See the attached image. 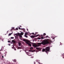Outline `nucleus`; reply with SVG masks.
Listing matches in <instances>:
<instances>
[{
	"label": "nucleus",
	"mask_w": 64,
	"mask_h": 64,
	"mask_svg": "<svg viewBox=\"0 0 64 64\" xmlns=\"http://www.w3.org/2000/svg\"><path fill=\"white\" fill-rule=\"evenodd\" d=\"M16 30H18V28H16Z\"/></svg>",
	"instance_id": "nucleus-27"
},
{
	"label": "nucleus",
	"mask_w": 64,
	"mask_h": 64,
	"mask_svg": "<svg viewBox=\"0 0 64 64\" xmlns=\"http://www.w3.org/2000/svg\"><path fill=\"white\" fill-rule=\"evenodd\" d=\"M28 42H29V43H31V44H32V46H33L34 45H35V43H32L31 42H30V41H28Z\"/></svg>",
	"instance_id": "nucleus-6"
},
{
	"label": "nucleus",
	"mask_w": 64,
	"mask_h": 64,
	"mask_svg": "<svg viewBox=\"0 0 64 64\" xmlns=\"http://www.w3.org/2000/svg\"><path fill=\"white\" fill-rule=\"evenodd\" d=\"M36 49H37V50H38V51H36V52H38V51H40L41 50V48H36Z\"/></svg>",
	"instance_id": "nucleus-3"
},
{
	"label": "nucleus",
	"mask_w": 64,
	"mask_h": 64,
	"mask_svg": "<svg viewBox=\"0 0 64 64\" xmlns=\"http://www.w3.org/2000/svg\"><path fill=\"white\" fill-rule=\"evenodd\" d=\"M55 41V40H54L53 41Z\"/></svg>",
	"instance_id": "nucleus-54"
},
{
	"label": "nucleus",
	"mask_w": 64,
	"mask_h": 64,
	"mask_svg": "<svg viewBox=\"0 0 64 64\" xmlns=\"http://www.w3.org/2000/svg\"><path fill=\"white\" fill-rule=\"evenodd\" d=\"M19 34H20L19 35H23V32H21Z\"/></svg>",
	"instance_id": "nucleus-8"
},
{
	"label": "nucleus",
	"mask_w": 64,
	"mask_h": 64,
	"mask_svg": "<svg viewBox=\"0 0 64 64\" xmlns=\"http://www.w3.org/2000/svg\"><path fill=\"white\" fill-rule=\"evenodd\" d=\"M38 61H40V60H39Z\"/></svg>",
	"instance_id": "nucleus-57"
},
{
	"label": "nucleus",
	"mask_w": 64,
	"mask_h": 64,
	"mask_svg": "<svg viewBox=\"0 0 64 64\" xmlns=\"http://www.w3.org/2000/svg\"><path fill=\"white\" fill-rule=\"evenodd\" d=\"M1 50H2V49L0 50V51H1Z\"/></svg>",
	"instance_id": "nucleus-49"
},
{
	"label": "nucleus",
	"mask_w": 64,
	"mask_h": 64,
	"mask_svg": "<svg viewBox=\"0 0 64 64\" xmlns=\"http://www.w3.org/2000/svg\"><path fill=\"white\" fill-rule=\"evenodd\" d=\"M46 50L47 51H48V52L50 51H49V50H50V47H46Z\"/></svg>",
	"instance_id": "nucleus-2"
},
{
	"label": "nucleus",
	"mask_w": 64,
	"mask_h": 64,
	"mask_svg": "<svg viewBox=\"0 0 64 64\" xmlns=\"http://www.w3.org/2000/svg\"><path fill=\"white\" fill-rule=\"evenodd\" d=\"M8 45H9V46H10L11 45V44H8Z\"/></svg>",
	"instance_id": "nucleus-39"
},
{
	"label": "nucleus",
	"mask_w": 64,
	"mask_h": 64,
	"mask_svg": "<svg viewBox=\"0 0 64 64\" xmlns=\"http://www.w3.org/2000/svg\"><path fill=\"white\" fill-rule=\"evenodd\" d=\"M28 41H30L29 40L27 42H26V44H28L29 43V42H28Z\"/></svg>",
	"instance_id": "nucleus-12"
},
{
	"label": "nucleus",
	"mask_w": 64,
	"mask_h": 64,
	"mask_svg": "<svg viewBox=\"0 0 64 64\" xmlns=\"http://www.w3.org/2000/svg\"><path fill=\"white\" fill-rule=\"evenodd\" d=\"M43 35H46V34L45 33H44L43 34Z\"/></svg>",
	"instance_id": "nucleus-34"
},
{
	"label": "nucleus",
	"mask_w": 64,
	"mask_h": 64,
	"mask_svg": "<svg viewBox=\"0 0 64 64\" xmlns=\"http://www.w3.org/2000/svg\"><path fill=\"white\" fill-rule=\"evenodd\" d=\"M60 45H62V44H61V42H60Z\"/></svg>",
	"instance_id": "nucleus-43"
},
{
	"label": "nucleus",
	"mask_w": 64,
	"mask_h": 64,
	"mask_svg": "<svg viewBox=\"0 0 64 64\" xmlns=\"http://www.w3.org/2000/svg\"><path fill=\"white\" fill-rule=\"evenodd\" d=\"M12 42H14V43H16V42H15V41H14V40H12Z\"/></svg>",
	"instance_id": "nucleus-13"
},
{
	"label": "nucleus",
	"mask_w": 64,
	"mask_h": 64,
	"mask_svg": "<svg viewBox=\"0 0 64 64\" xmlns=\"http://www.w3.org/2000/svg\"><path fill=\"white\" fill-rule=\"evenodd\" d=\"M5 53H6H6H7V52H5Z\"/></svg>",
	"instance_id": "nucleus-50"
},
{
	"label": "nucleus",
	"mask_w": 64,
	"mask_h": 64,
	"mask_svg": "<svg viewBox=\"0 0 64 64\" xmlns=\"http://www.w3.org/2000/svg\"><path fill=\"white\" fill-rule=\"evenodd\" d=\"M2 47H3V46H2Z\"/></svg>",
	"instance_id": "nucleus-59"
},
{
	"label": "nucleus",
	"mask_w": 64,
	"mask_h": 64,
	"mask_svg": "<svg viewBox=\"0 0 64 64\" xmlns=\"http://www.w3.org/2000/svg\"><path fill=\"white\" fill-rule=\"evenodd\" d=\"M25 35H28V33L27 32H26L25 33Z\"/></svg>",
	"instance_id": "nucleus-11"
},
{
	"label": "nucleus",
	"mask_w": 64,
	"mask_h": 64,
	"mask_svg": "<svg viewBox=\"0 0 64 64\" xmlns=\"http://www.w3.org/2000/svg\"><path fill=\"white\" fill-rule=\"evenodd\" d=\"M10 38L11 39H14V37H10Z\"/></svg>",
	"instance_id": "nucleus-24"
},
{
	"label": "nucleus",
	"mask_w": 64,
	"mask_h": 64,
	"mask_svg": "<svg viewBox=\"0 0 64 64\" xmlns=\"http://www.w3.org/2000/svg\"><path fill=\"white\" fill-rule=\"evenodd\" d=\"M30 52H31V50H30Z\"/></svg>",
	"instance_id": "nucleus-55"
},
{
	"label": "nucleus",
	"mask_w": 64,
	"mask_h": 64,
	"mask_svg": "<svg viewBox=\"0 0 64 64\" xmlns=\"http://www.w3.org/2000/svg\"><path fill=\"white\" fill-rule=\"evenodd\" d=\"M51 38H52V39H55V37H54V36H52L51 37Z\"/></svg>",
	"instance_id": "nucleus-7"
},
{
	"label": "nucleus",
	"mask_w": 64,
	"mask_h": 64,
	"mask_svg": "<svg viewBox=\"0 0 64 64\" xmlns=\"http://www.w3.org/2000/svg\"><path fill=\"white\" fill-rule=\"evenodd\" d=\"M22 35H18V36H19V37H20V38H22Z\"/></svg>",
	"instance_id": "nucleus-18"
},
{
	"label": "nucleus",
	"mask_w": 64,
	"mask_h": 64,
	"mask_svg": "<svg viewBox=\"0 0 64 64\" xmlns=\"http://www.w3.org/2000/svg\"><path fill=\"white\" fill-rule=\"evenodd\" d=\"M33 49V47H31L30 48V49H31V50H32Z\"/></svg>",
	"instance_id": "nucleus-23"
},
{
	"label": "nucleus",
	"mask_w": 64,
	"mask_h": 64,
	"mask_svg": "<svg viewBox=\"0 0 64 64\" xmlns=\"http://www.w3.org/2000/svg\"><path fill=\"white\" fill-rule=\"evenodd\" d=\"M49 38H50V37H49Z\"/></svg>",
	"instance_id": "nucleus-61"
},
{
	"label": "nucleus",
	"mask_w": 64,
	"mask_h": 64,
	"mask_svg": "<svg viewBox=\"0 0 64 64\" xmlns=\"http://www.w3.org/2000/svg\"><path fill=\"white\" fill-rule=\"evenodd\" d=\"M2 41H3V40H2Z\"/></svg>",
	"instance_id": "nucleus-48"
},
{
	"label": "nucleus",
	"mask_w": 64,
	"mask_h": 64,
	"mask_svg": "<svg viewBox=\"0 0 64 64\" xmlns=\"http://www.w3.org/2000/svg\"><path fill=\"white\" fill-rule=\"evenodd\" d=\"M0 39H1V38L0 37Z\"/></svg>",
	"instance_id": "nucleus-53"
},
{
	"label": "nucleus",
	"mask_w": 64,
	"mask_h": 64,
	"mask_svg": "<svg viewBox=\"0 0 64 64\" xmlns=\"http://www.w3.org/2000/svg\"><path fill=\"white\" fill-rule=\"evenodd\" d=\"M10 31H11V30H10Z\"/></svg>",
	"instance_id": "nucleus-62"
},
{
	"label": "nucleus",
	"mask_w": 64,
	"mask_h": 64,
	"mask_svg": "<svg viewBox=\"0 0 64 64\" xmlns=\"http://www.w3.org/2000/svg\"><path fill=\"white\" fill-rule=\"evenodd\" d=\"M49 41L48 39H45L44 41H42V42L38 43L37 45H34L33 46L34 47H39L40 46H41V44H42L43 45H46V44H48L49 43Z\"/></svg>",
	"instance_id": "nucleus-1"
},
{
	"label": "nucleus",
	"mask_w": 64,
	"mask_h": 64,
	"mask_svg": "<svg viewBox=\"0 0 64 64\" xmlns=\"http://www.w3.org/2000/svg\"><path fill=\"white\" fill-rule=\"evenodd\" d=\"M39 34H37L36 35L37 36H39Z\"/></svg>",
	"instance_id": "nucleus-44"
},
{
	"label": "nucleus",
	"mask_w": 64,
	"mask_h": 64,
	"mask_svg": "<svg viewBox=\"0 0 64 64\" xmlns=\"http://www.w3.org/2000/svg\"><path fill=\"white\" fill-rule=\"evenodd\" d=\"M32 34H34V35H36V32L35 33V34H34V33L33 32L32 33Z\"/></svg>",
	"instance_id": "nucleus-20"
},
{
	"label": "nucleus",
	"mask_w": 64,
	"mask_h": 64,
	"mask_svg": "<svg viewBox=\"0 0 64 64\" xmlns=\"http://www.w3.org/2000/svg\"><path fill=\"white\" fill-rule=\"evenodd\" d=\"M24 36L25 37H26V38H28V36H27V35H26V34L24 35Z\"/></svg>",
	"instance_id": "nucleus-15"
},
{
	"label": "nucleus",
	"mask_w": 64,
	"mask_h": 64,
	"mask_svg": "<svg viewBox=\"0 0 64 64\" xmlns=\"http://www.w3.org/2000/svg\"><path fill=\"white\" fill-rule=\"evenodd\" d=\"M18 45H19V46H20L21 45V43L20 42H18Z\"/></svg>",
	"instance_id": "nucleus-16"
},
{
	"label": "nucleus",
	"mask_w": 64,
	"mask_h": 64,
	"mask_svg": "<svg viewBox=\"0 0 64 64\" xmlns=\"http://www.w3.org/2000/svg\"><path fill=\"white\" fill-rule=\"evenodd\" d=\"M44 38H44L43 37H42L41 39H44Z\"/></svg>",
	"instance_id": "nucleus-28"
},
{
	"label": "nucleus",
	"mask_w": 64,
	"mask_h": 64,
	"mask_svg": "<svg viewBox=\"0 0 64 64\" xmlns=\"http://www.w3.org/2000/svg\"><path fill=\"white\" fill-rule=\"evenodd\" d=\"M14 36H15V37L16 38V36H17V37H18V36H19V35H20V34H19V33L18 34H14Z\"/></svg>",
	"instance_id": "nucleus-4"
},
{
	"label": "nucleus",
	"mask_w": 64,
	"mask_h": 64,
	"mask_svg": "<svg viewBox=\"0 0 64 64\" xmlns=\"http://www.w3.org/2000/svg\"><path fill=\"white\" fill-rule=\"evenodd\" d=\"M34 57H33V56H32L31 57V58H33Z\"/></svg>",
	"instance_id": "nucleus-26"
},
{
	"label": "nucleus",
	"mask_w": 64,
	"mask_h": 64,
	"mask_svg": "<svg viewBox=\"0 0 64 64\" xmlns=\"http://www.w3.org/2000/svg\"><path fill=\"white\" fill-rule=\"evenodd\" d=\"M41 36H42V35Z\"/></svg>",
	"instance_id": "nucleus-56"
},
{
	"label": "nucleus",
	"mask_w": 64,
	"mask_h": 64,
	"mask_svg": "<svg viewBox=\"0 0 64 64\" xmlns=\"http://www.w3.org/2000/svg\"><path fill=\"white\" fill-rule=\"evenodd\" d=\"M18 49H22L21 47H18Z\"/></svg>",
	"instance_id": "nucleus-21"
},
{
	"label": "nucleus",
	"mask_w": 64,
	"mask_h": 64,
	"mask_svg": "<svg viewBox=\"0 0 64 64\" xmlns=\"http://www.w3.org/2000/svg\"><path fill=\"white\" fill-rule=\"evenodd\" d=\"M30 53L29 52H27L26 53L27 55H28V56H31V55H29V54H30Z\"/></svg>",
	"instance_id": "nucleus-9"
},
{
	"label": "nucleus",
	"mask_w": 64,
	"mask_h": 64,
	"mask_svg": "<svg viewBox=\"0 0 64 64\" xmlns=\"http://www.w3.org/2000/svg\"><path fill=\"white\" fill-rule=\"evenodd\" d=\"M30 37L31 38H34V37H35V36H34L32 35V36H30Z\"/></svg>",
	"instance_id": "nucleus-10"
},
{
	"label": "nucleus",
	"mask_w": 64,
	"mask_h": 64,
	"mask_svg": "<svg viewBox=\"0 0 64 64\" xmlns=\"http://www.w3.org/2000/svg\"><path fill=\"white\" fill-rule=\"evenodd\" d=\"M46 52V53H47V54H48V52H47V51H45Z\"/></svg>",
	"instance_id": "nucleus-36"
},
{
	"label": "nucleus",
	"mask_w": 64,
	"mask_h": 64,
	"mask_svg": "<svg viewBox=\"0 0 64 64\" xmlns=\"http://www.w3.org/2000/svg\"><path fill=\"white\" fill-rule=\"evenodd\" d=\"M45 50H46V49H45V48L43 49L42 50V52H44V51H45Z\"/></svg>",
	"instance_id": "nucleus-14"
},
{
	"label": "nucleus",
	"mask_w": 64,
	"mask_h": 64,
	"mask_svg": "<svg viewBox=\"0 0 64 64\" xmlns=\"http://www.w3.org/2000/svg\"><path fill=\"white\" fill-rule=\"evenodd\" d=\"M52 42H53V41H52Z\"/></svg>",
	"instance_id": "nucleus-58"
},
{
	"label": "nucleus",
	"mask_w": 64,
	"mask_h": 64,
	"mask_svg": "<svg viewBox=\"0 0 64 64\" xmlns=\"http://www.w3.org/2000/svg\"><path fill=\"white\" fill-rule=\"evenodd\" d=\"M2 58H4V56H2Z\"/></svg>",
	"instance_id": "nucleus-35"
},
{
	"label": "nucleus",
	"mask_w": 64,
	"mask_h": 64,
	"mask_svg": "<svg viewBox=\"0 0 64 64\" xmlns=\"http://www.w3.org/2000/svg\"><path fill=\"white\" fill-rule=\"evenodd\" d=\"M26 30H27V31H28V29H27Z\"/></svg>",
	"instance_id": "nucleus-47"
},
{
	"label": "nucleus",
	"mask_w": 64,
	"mask_h": 64,
	"mask_svg": "<svg viewBox=\"0 0 64 64\" xmlns=\"http://www.w3.org/2000/svg\"><path fill=\"white\" fill-rule=\"evenodd\" d=\"M14 62H16V59L14 60Z\"/></svg>",
	"instance_id": "nucleus-22"
},
{
	"label": "nucleus",
	"mask_w": 64,
	"mask_h": 64,
	"mask_svg": "<svg viewBox=\"0 0 64 64\" xmlns=\"http://www.w3.org/2000/svg\"><path fill=\"white\" fill-rule=\"evenodd\" d=\"M19 29H20V30H22V28H20V27H19L18 28Z\"/></svg>",
	"instance_id": "nucleus-25"
},
{
	"label": "nucleus",
	"mask_w": 64,
	"mask_h": 64,
	"mask_svg": "<svg viewBox=\"0 0 64 64\" xmlns=\"http://www.w3.org/2000/svg\"><path fill=\"white\" fill-rule=\"evenodd\" d=\"M28 45L29 46H30L31 47V44H30L29 43V44H28Z\"/></svg>",
	"instance_id": "nucleus-17"
},
{
	"label": "nucleus",
	"mask_w": 64,
	"mask_h": 64,
	"mask_svg": "<svg viewBox=\"0 0 64 64\" xmlns=\"http://www.w3.org/2000/svg\"><path fill=\"white\" fill-rule=\"evenodd\" d=\"M46 38H48V36H47L45 37V38H46Z\"/></svg>",
	"instance_id": "nucleus-31"
},
{
	"label": "nucleus",
	"mask_w": 64,
	"mask_h": 64,
	"mask_svg": "<svg viewBox=\"0 0 64 64\" xmlns=\"http://www.w3.org/2000/svg\"><path fill=\"white\" fill-rule=\"evenodd\" d=\"M62 56H64V54H62Z\"/></svg>",
	"instance_id": "nucleus-37"
},
{
	"label": "nucleus",
	"mask_w": 64,
	"mask_h": 64,
	"mask_svg": "<svg viewBox=\"0 0 64 64\" xmlns=\"http://www.w3.org/2000/svg\"><path fill=\"white\" fill-rule=\"evenodd\" d=\"M63 58H64V57H63Z\"/></svg>",
	"instance_id": "nucleus-60"
},
{
	"label": "nucleus",
	"mask_w": 64,
	"mask_h": 64,
	"mask_svg": "<svg viewBox=\"0 0 64 64\" xmlns=\"http://www.w3.org/2000/svg\"><path fill=\"white\" fill-rule=\"evenodd\" d=\"M41 38H38V40H40V39Z\"/></svg>",
	"instance_id": "nucleus-38"
},
{
	"label": "nucleus",
	"mask_w": 64,
	"mask_h": 64,
	"mask_svg": "<svg viewBox=\"0 0 64 64\" xmlns=\"http://www.w3.org/2000/svg\"><path fill=\"white\" fill-rule=\"evenodd\" d=\"M12 29H13V30H15V29H14V27L12 28Z\"/></svg>",
	"instance_id": "nucleus-32"
},
{
	"label": "nucleus",
	"mask_w": 64,
	"mask_h": 64,
	"mask_svg": "<svg viewBox=\"0 0 64 64\" xmlns=\"http://www.w3.org/2000/svg\"><path fill=\"white\" fill-rule=\"evenodd\" d=\"M21 50H20V52H21Z\"/></svg>",
	"instance_id": "nucleus-52"
},
{
	"label": "nucleus",
	"mask_w": 64,
	"mask_h": 64,
	"mask_svg": "<svg viewBox=\"0 0 64 64\" xmlns=\"http://www.w3.org/2000/svg\"><path fill=\"white\" fill-rule=\"evenodd\" d=\"M36 62H39V60H36Z\"/></svg>",
	"instance_id": "nucleus-33"
},
{
	"label": "nucleus",
	"mask_w": 64,
	"mask_h": 64,
	"mask_svg": "<svg viewBox=\"0 0 64 64\" xmlns=\"http://www.w3.org/2000/svg\"><path fill=\"white\" fill-rule=\"evenodd\" d=\"M11 30L12 31V30H13V29H12V28H11Z\"/></svg>",
	"instance_id": "nucleus-45"
},
{
	"label": "nucleus",
	"mask_w": 64,
	"mask_h": 64,
	"mask_svg": "<svg viewBox=\"0 0 64 64\" xmlns=\"http://www.w3.org/2000/svg\"><path fill=\"white\" fill-rule=\"evenodd\" d=\"M38 63H39V64H41V63L39 62H38Z\"/></svg>",
	"instance_id": "nucleus-40"
},
{
	"label": "nucleus",
	"mask_w": 64,
	"mask_h": 64,
	"mask_svg": "<svg viewBox=\"0 0 64 64\" xmlns=\"http://www.w3.org/2000/svg\"><path fill=\"white\" fill-rule=\"evenodd\" d=\"M11 44H13V42H10Z\"/></svg>",
	"instance_id": "nucleus-41"
},
{
	"label": "nucleus",
	"mask_w": 64,
	"mask_h": 64,
	"mask_svg": "<svg viewBox=\"0 0 64 64\" xmlns=\"http://www.w3.org/2000/svg\"><path fill=\"white\" fill-rule=\"evenodd\" d=\"M8 42L9 43H10V42H11V41L9 40L8 41Z\"/></svg>",
	"instance_id": "nucleus-30"
},
{
	"label": "nucleus",
	"mask_w": 64,
	"mask_h": 64,
	"mask_svg": "<svg viewBox=\"0 0 64 64\" xmlns=\"http://www.w3.org/2000/svg\"><path fill=\"white\" fill-rule=\"evenodd\" d=\"M24 48H22V49H24Z\"/></svg>",
	"instance_id": "nucleus-51"
},
{
	"label": "nucleus",
	"mask_w": 64,
	"mask_h": 64,
	"mask_svg": "<svg viewBox=\"0 0 64 64\" xmlns=\"http://www.w3.org/2000/svg\"><path fill=\"white\" fill-rule=\"evenodd\" d=\"M12 34V33H11L9 34H8V36H10V35H11V34Z\"/></svg>",
	"instance_id": "nucleus-19"
},
{
	"label": "nucleus",
	"mask_w": 64,
	"mask_h": 64,
	"mask_svg": "<svg viewBox=\"0 0 64 64\" xmlns=\"http://www.w3.org/2000/svg\"><path fill=\"white\" fill-rule=\"evenodd\" d=\"M7 33H8V31H7Z\"/></svg>",
	"instance_id": "nucleus-46"
},
{
	"label": "nucleus",
	"mask_w": 64,
	"mask_h": 64,
	"mask_svg": "<svg viewBox=\"0 0 64 64\" xmlns=\"http://www.w3.org/2000/svg\"><path fill=\"white\" fill-rule=\"evenodd\" d=\"M34 64H36V63L35 62H34Z\"/></svg>",
	"instance_id": "nucleus-42"
},
{
	"label": "nucleus",
	"mask_w": 64,
	"mask_h": 64,
	"mask_svg": "<svg viewBox=\"0 0 64 64\" xmlns=\"http://www.w3.org/2000/svg\"><path fill=\"white\" fill-rule=\"evenodd\" d=\"M24 41V42H25V41H26V40H24V39L23 40Z\"/></svg>",
	"instance_id": "nucleus-29"
},
{
	"label": "nucleus",
	"mask_w": 64,
	"mask_h": 64,
	"mask_svg": "<svg viewBox=\"0 0 64 64\" xmlns=\"http://www.w3.org/2000/svg\"><path fill=\"white\" fill-rule=\"evenodd\" d=\"M12 46V49H14V50H15V51H16V49L14 47V45H13Z\"/></svg>",
	"instance_id": "nucleus-5"
}]
</instances>
